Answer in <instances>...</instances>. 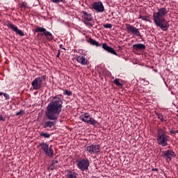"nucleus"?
Instances as JSON below:
<instances>
[{"instance_id":"nucleus-1","label":"nucleus","mask_w":178,"mask_h":178,"mask_svg":"<svg viewBox=\"0 0 178 178\" xmlns=\"http://www.w3.org/2000/svg\"><path fill=\"white\" fill-rule=\"evenodd\" d=\"M62 105H63L62 95H57L52 97L46 108L45 116L48 121L44 122V129H51L56 124L59 115L62 112Z\"/></svg>"},{"instance_id":"nucleus-2","label":"nucleus","mask_w":178,"mask_h":178,"mask_svg":"<svg viewBox=\"0 0 178 178\" xmlns=\"http://www.w3.org/2000/svg\"><path fill=\"white\" fill-rule=\"evenodd\" d=\"M166 15H168V9L165 7L159 8L157 12L153 13V20L156 26L163 31H166L169 29V24L165 19Z\"/></svg>"},{"instance_id":"nucleus-3","label":"nucleus","mask_w":178,"mask_h":178,"mask_svg":"<svg viewBox=\"0 0 178 178\" xmlns=\"http://www.w3.org/2000/svg\"><path fill=\"white\" fill-rule=\"evenodd\" d=\"M169 136L166 134L165 131L162 129H159L157 131L156 140L157 144L161 147H168V143H169Z\"/></svg>"},{"instance_id":"nucleus-4","label":"nucleus","mask_w":178,"mask_h":178,"mask_svg":"<svg viewBox=\"0 0 178 178\" xmlns=\"http://www.w3.org/2000/svg\"><path fill=\"white\" fill-rule=\"evenodd\" d=\"M80 120L84 122V123H88V124H91V126H99V122H98L94 118H91L88 113H84L79 117Z\"/></svg>"},{"instance_id":"nucleus-5","label":"nucleus","mask_w":178,"mask_h":178,"mask_svg":"<svg viewBox=\"0 0 178 178\" xmlns=\"http://www.w3.org/2000/svg\"><path fill=\"white\" fill-rule=\"evenodd\" d=\"M76 162L77 168L81 170V172H84V170H88V168H90V160H88V159H82L77 160Z\"/></svg>"},{"instance_id":"nucleus-6","label":"nucleus","mask_w":178,"mask_h":178,"mask_svg":"<svg viewBox=\"0 0 178 178\" xmlns=\"http://www.w3.org/2000/svg\"><path fill=\"white\" fill-rule=\"evenodd\" d=\"M46 79L47 76L45 75L36 77L32 82V87L33 90H40V88L42 87V83L45 81Z\"/></svg>"},{"instance_id":"nucleus-7","label":"nucleus","mask_w":178,"mask_h":178,"mask_svg":"<svg viewBox=\"0 0 178 178\" xmlns=\"http://www.w3.org/2000/svg\"><path fill=\"white\" fill-rule=\"evenodd\" d=\"M39 147H40L41 149L44 151V155H47V156H49V158H52L54 156V152L51 147H49V145L48 143L43 142L39 144Z\"/></svg>"},{"instance_id":"nucleus-8","label":"nucleus","mask_w":178,"mask_h":178,"mask_svg":"<svg viewBox=\"0 0 178 178\" xmlns=\"http://www.w3.org/2000/svg\"><path fill=\"white\" fill-rule=\"evenodd\" d=\"M82 18L84 20V23L85 24H86L87 26H89V27H92L93 24V22H94V19L92 18V16L91 15V14L86 12V11H82Z\"/></svg>"},{"instance_id":"nucleus-9","label":"nucleus","mask_w":178,"mask_h":178,"mask_svg":"<svg viewBox=\"0 0 178 178\" xmlns=\"http://www.w3.org/2000/svg\"><path fill=\"white\" fill-rule=\"evenodd\" d=\"M85 151L88 154H99L101 152V147L99 145H91L85 147Z\"/></svg>"},{"instance_id":"nucleus-10","label":"nucleus","mask_w":178,"mask_h":178,"mask_svg":"<svg viewBox=\"0 0 178 178\" xmlns=\"http://www.w3.org/2000/svg\"><path fill=\"white\" fill-rule=\"evenodd\" d=\"M126 29L127 31H129V33H131L133 35H136V37H141V33H140V30L136 28V26L127 24Z\"/></svg>"},{"instance_id":"nucleus-11","label":"nucleus","mask_w":178,"mask_h":178,"mask_svg":"<svg viewBox=\"0 0 178 178\" xmlns=\"http://www.w3.org/2000/svg\"><path fill=\"white\" fill-rule=\"evenodd\" d=\"M6 26L7 27H10L13 31H15V33L21 35V37H24V33H23V31L19 29L17 26H15V24H12L10 22L8 21Z\"/></svg>"},{"instance_id":"nucleus-12","label":"nucleus","mask_w":178,"mask_h":178,"mask_svg":"<svg viewBox=\"0 0 178 178\" xmlns=\"http://www.w3.org/2000/svg\"><path fill=\"white\" fill-rule=\"evenodd\" d=\"M92 8L98 13H102V12L105 10V7H104V4H102V2L101 1L94 3L92 4Z\"/></svg>"},{"instance_id":"nucleus-13","label":"nucleus","mask_w":178,"mask_h":178,"mask_svg":"<svg viewBox=\"0 0 178 178\" xmlns=\"http://www.w3.org/2000/svg\"><path fill=\"white\" fill-rule=\"evenodd\" d=\"M163 156L166 159V161H172V158L175 156V152L172 149L164 151Z\"/></svg>"},{"instance_id":"nucleus-14","label":"nucleus","mask_w":178,"mask_h":178,"mask_svg":"<svg viewBox=\"0 0 178 178\" xmlns=\"http://www.w3.org/2000/svg\"><path fill=\"white\" fill-rule=\"evenodd\" d=\"M102 48L104 49V51H106V52H108V54H112L113 55H115L118 56V53L115 51V49L110 46H108L106 43L102 44Z\"/></svg>"},{"instance_id":"nucleus-15","label":"nucleus","mask_w":178,"mask_h":178,"mask_svg":"<svg viewBox=\"0 0 178 178\" xmlns=\"http://www.w3.org/2000/svg\"><path fill=\"white\" fill-rule=\"evenodd\" d=\"M76 60L79 62V63H81V65H88V60H87V58H86V56H79L76 57Z\"/></svg>"},{"instance_id":"nucleus-16","label":"nucleus","mask_w":178,"mask_h":178,"mask_svg":"<svg viewBox=\"0 0 178 178\" xmlns=\"http://www.w3.org/2000/svg\"><path fill=\"white\" fill-rule=\"evenodd\" d=\"M132 48L134 51H144L145 46L144 44L139 43L133 44Z\"/></svg>"},{"instance_id":"nucleus-17","label":"nucleus","mask_w":178,"mask_h":178,"mask_svg":"<svg viewBox=\"0 0 178 178\" xmlns=\"http://www.w3.org/2000/svg\"><path fill=\"white\" fill-rule=\"evenodd\" d=\"M77 176H79V175L77 174V172H76V171H74V170L67 171V178H77Z\"/></svg>"},{"instance_id":"nucleus-18","label":"nucleus","mask_w":178,"mask_h":178,"mask_svg":"<svg viewBox=\"0 0 178 178\" xmlns=\"http://www.w3.org/2000/svg\"><path fill=\"white\" fill-rule=\"evenodd\" d=\"M88 42H90L91 45H95V47H101V44L92 38H90Z\"/></svg>"},{"instance_id":"nucleus-19","label":"nucleus","mask_w":178,"mask_h":178,"mask_svg":"<svg viewBox=\"0 0 178 178\" xmlns=\"http://www.w3.org/2000/svg\"><path fill=\"white\" fill-rule=\"evenodd\" d=\"M42 35H45L49 41H51V40H52V33H51L49 31H46L44 33L42 34Z\"/></svg>"},{"instance_id":"nucleus-20","label":"nucleus","mask_w":178,"mask_h":178,"mask_svg":"<svg viewBox=\"0 0 178 178\" xmlns=\"http://www.w3.org/2000/svg\"><path fill=\"white\" fill-rule=\"evenodd\" d=\"M35 33H43L44 34L45 31H47V29L42 27H39L35 30Z\"/></svg>"},{"instance_id":"nucleus-21","label":"nucleus","mask_w":178,"mask_h":178,"mask_svg":"<svg viewBox=\"0 0 178 178\" xmlns=\"http://www.w3.org/2000/svg\"><path fill=\"white\" fill-rule=\"evenodd\" d=\"M40 136V137H44V138H49V137H51V134L45 132H41Z\"/></svg>"},{"instance_id":"nucleus-22","label":"nucleus","mask_w":178,"mask_h":178,"mask_svg":"<svg viewBox=\"0 0 178 178\" xmlns=\"http://www.w3.org/2000/svg\"><path fill=\"white\" fill-rule=\"evenodd\" d=\"M114 84L117 86V87H123V84L122 83L119 82V79H115L114 80Z\"/></svg>"},{"instance_id":"nucleus-23","label":"nucleus","mask_w":178,"mask_h":178,"mask_svg":"<svg viewBox=\"0 0 178 178\" xmlns=\"http://www.w3.org/2000/svg\"><path fill=\"white\" fill-rule=\"evenodd\" d=\"M63 95H67V97H70V95H72V93L69 90H65L63 92Z\"/></svg>"},{"instance_id":"nucleus-24","label":"nucleus","mask_w":178,"mask_h":178,"mask_svg":"<svg viewBox=\"0 0 178 178\" xmlns=\"http://www.w3.org/2000/svg\"><path fill=\"white\" fill-rule=\"evenodd\" d=\"M139 19H141L142 20H145V22H149L148 20L149 17L147 16L140 15Z\"/></svg>"},{"instance_id":"nucleus-25","label":"nucleus","mask_w":178,"mask_h":178,"mask_svg":"<svg viewBox=\"0 0 178 178\" xmlns=\"http://www.w3.org/2000/svg\"><path fill=\"white\" fill-rule=\"evenodd\" d=\"M158 119L161 120V122H165V119H163V115L159 113L157 115Z\"/></svg>"},{"instance_id":"nucleus-26","label":"nucleus","mask_w":178,"mask_h":178,"mask_svg":"<svg viewBox=\"0 0 178 178\" xmlns=\"http://www.w3.org/2000/svg\"><path fill=\"white\" fill-rule=\"evenodd\" d=\"M3 95L6 101H8V99H9L10 96L8 93L3 92Z\"/></svg>"},{"instance_id":"nucleus-27","label":"nucleus","mask_w":178,"mask_h":178,"mask_svg":"<svg viewBox=\"0 0 178 178\" xmlns=\"http://www.w3.org/2000/svg\"><path fill=\"white\" fill-rule=\"evenodd\" d=\"M104 27H105V29H112V24H104Z\"/></svg>"},{"instance_id":"nucleus-28","label":"nucleus","mask_w":178,"mask_h":178,"mask_svg":"<svg viewBox=\"0 0 178 178\" xmlns=\"http://www.w3.org/2000/svg\"><path fill=\"white\" fill-rule=\"evenodd\" d=\"M54 3H59V2H63V0H51Z\"/></svg>"},{"instance_id":"nucleus-29","label":"nucleus","mask_w":178,"mask_h":178,"mask_svg":"<svg viewBox=\"0 0 178 178\" xmlns=\"http://www.w3.org/2000/svg\"><path fill=\"white\" fill-rule=\"evenodd\" d=\"M54 166H56V165H58V160H53L52 164Z\"/></svg>"},{"instance_id":"nucleus-30","label":"nucleus","mask_w":178,"mask_h":178,"mask_svg":"<svg viewBox=\"0 0 178 178\" xmlns=\"http://www.w3.org/2000/svg\"><path fill=\"white\" fill-rule=\"evenodd\" d=\"M0 121L5 122V118L2 115H0Z\"/></svg>"},{"instance_id":"nucleus-31","label":"nucleus","mask_w":178,"mask_h":178,"mask_svg":"<svg viewBox=\"0 0 178 178\" xmlns=\"http://www.w3.org/2000/svg\"><path fill=\"white\" fill-rule=\"evenodd\" d=\"M22 113H23V111L17 112L16 115L17 116H19V115H22Z\"/></svg>"},{"instance_id":"nucleus-32","label":"nucleus","mask_w":178,"mask_h":178,"mask_svg":"<svg viewBox=\"0 0 178 178\" xmlns=\"http://www.w3.org/2000/svg\"><path fill=\"white\" fill-rule=\"evenodd\" d=\"M170 133H171V134H176L177 133H178V131L171 130L170 131Z\"/></svg>"},{"instance_id":"nucleus-33","label":"nucleus","mask_w":178,"mask_h":178,"mask_svg":"<svg viewBox=\"0 0 178 178\" xmlns=\"http://www.w3.org/2000/svg\"><path fill=\"white\" fill-rule=\"evenodd\" d=\"M56 165H54L53 164H51V165H50V168H51V170H54V169H55V167H56Z\"/></svg>"},{"instance_id":"nucleus-34","label":"nucleus","mask_w":178,"mask_h":178,"mask_svg":"<svg viewBox=\"0 0 178 178\" xmlns=\"http://www.w3.org/2000/svg\"><path fill=\"white\" fill-rule=\"evenodd\" d=\"M152 172H158V169L157 168H152Z\"/></svg>"},{"instance_id":"nucleus-35","label":"nucleus","mask_w":178,"mask_h":178,"mask_svg":"<svg viewBox=\"0 0 178 178\" xmlns=\"http://www.w3.org/2000/svg\"><path fill=\"white\" fill-rule=\"evenodd\" d=\"M60 55V51H58L57 54V58H59V56Z\"/></svg>"},{"instance_id":"nucleus-36","label":"nucleus","mask_w":178,"mask_h":178,"mask_svg":"<svg viewBox=\"0 0 178 178\" xmlns=\"http://www.w3.org/2000/svg\"><path fill=\"white\" fill-rule=\"evenodd\" d=\"M1 95H3V92H0V96Z\"/></svg>"},{"instance_id":"nucleus-37","label":"nucleus","mask_w":178,"mask_h":178,"mask_svg":"<svg viewBox=\"0 0 178 178\" xmlns=\"http://www.w3.org/2000/svg\"><path fill=\"white\" fill-rule=\"evenodd\" d=\"M60 48H62V44L60 45Z\"/></svg>"}]
</instances>
